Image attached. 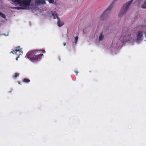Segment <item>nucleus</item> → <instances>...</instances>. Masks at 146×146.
<instances>
[{
	"label": "nucleus",
	"mask_w": 146,
	"mask_h": 146,
	"mask_svg": "<svg viewBox=\"0 0 146 146\" xmlns=\"http://www.w3.org/2000/svg\"><path fill=\"white\" fill-rule=\"evenodd\" d=\"M48 1L50 3H54V0H48Z\"/></svg>",
	"instance_id": "nucleus-16"
},
{
	"label": "nucleus",
	"mask_w": 146,
	"mask_h": 146,
	"mask_svg": "<svg viewBox=\"0 0 146 146\" xmlns=\"http://www.w3.org/2000/svg\"><path fill=\"white\" fill-rule=\"evenodd\" d=\"M19 75L17 73H15V75L13 76V78H16L18 76H19Z\"/></svg>",
	"instance_id": "nucleus-14"
},
{
	"label": "nucleus",
	"mask_w": 146,
	"mask_h": 146,
	"mask_svg": "<svg viewBox=\"0 0 146 146\" xmlns=\"http://www.w3.org/2000/svg\"><path fill=\"white\" fill-rule=\"evenodd\" d=\"M23 82L25 83H28L30 82V80L27 78H24L23 80Z\"/></svg>",
	"instance_id": "nucleus-12"
},
{
	"label": "nucleus",
	"mask_w": 146,
	"mask_h": 146,
	"mask_svg": "<svg viewBox=\"0 0 146 146\" xmlns=\"http://www.w3.org/2000/svg\"><path fill=\"white\" fill-rule=\"evenodd\" d=\"M115 1V0H114L112 2L111 4L105 11L101 15L100 18L101 20H103L104 19L107 17V15L110 12L111 9L113 7L114 2Z\"/></svg>",
	"instance_id": "nucleus-4"
},
{
	"label": "nucleus",
	"mask_w": 146,
	"mask_h": 146,
	"mask_svg": "<svg viewBox=\"0 0 146 146\" xmlns=\"http://www.w3.org/2000/svg\"><path fill=\"white\" fill-rule=\"evenodd\" d=\"M66 43H65L64 44V46H65V45H66Z\"/></svg>",
	"instance_id": "nucleus-21"
},
{
	"label": "nucleus",
	"mask_w": 146,
	"mask_h": 146,
	"mask_svg": "<svg viewBox=\"0 0 146 146\" xmlns=\"http://www.w3.org/2000/svg\"><path fill=\"white\" fill-rule=\"evenodd\" d=\"M45 52L44 50H33L29 51L26 54L25 57L29 58L31 60L38 61V59L43 56V53Z\"/></svg>",
	"instance_id": "nucleus-1"
},
{
	"label": "nucleus",
	"mask_w": 146,
	"mask_h": 146,
	"mask_svg": "<svg viewBox=\"0 0 146 146\" xmlns=\"http://www.w3.org/2000/svg\"><path fill=\"white\" fill-rule=\"evenodd\" d=\"M35 4L38 5L40 4H45L46 3L44 0H36L35 1Z\"/></svg>",
	"instance_id": "nucleus-8"
},
{
	"label": "nucleus",
	"mask_w": 146,
	"mask_h": 146,
	"mask_svg": "<svg viewBox=\"0 0 146 146\" xmlns=\"http://www.w3.org/2000/svg\"><path fill=\"white\" fill-rule=\"evenodd\" d=\"M78 36H76L75 38V42L76 43L78 40Z\"/></svg>",
	"instance_id": "nucleus-17"
},
{
	"label": "nucleus",
	"mask_w": 146,
	"mask_h": 146,
	"mask_svg": "<svg viewBox=\"0 0 146 146\" xmlns=\"http://www.w3.org/2000/svg\"><path fill=\"white\" fill-rule=\"evenodd\" d=\"M143 33L142 31H139L137 32L136 41L138 43H139L143 38Z\"/></svg>",
	"instance_id": "nucleus-7"
},
{
	"label": "nucleus",
	"mask_w": 146,
	"mask_h": 146,
	"mask_svg": "<svg viewBox=\"0 0 146 146\" xmlns=\"http://www.w3.org/2000/svg\"><path fill=\"white\" fill-rule=\"evenodd\" d=\"M76 73V75H77V74H78V71H74Z\"/></svg>",
	"instance_id": "nucleus-18"
},
{
	"label": "nucleus",
	"mask_w": 146,
	"mask_h": 146,
	"mask_svg": "<svg viewBox=\"0 0 146 146\" xmlns=\"http://www.w3.org/2000/svg\"><path fill=\"white\" fill-rule=\"evenodd\" d=\"M18 83H19V84H20V83L19 82H18Z\"/></svg>",
	"instance_id": "nucleus-22"
},
{
	"label": "nucleus",
	"mask_w": 146,
	"mask_h": 146,
	"mask_svg": "<svg viewBox=\"0 0 146 146\" xmlns=\"http://www.w3.org/2000/svg\"><path fill=\"white\" fill-rule=\"evenodd\" d=\"M133 0H131L130 1L127 2L121 8L120 12L118 15L119 17H121L123 15L125 14L127 12L128 9L130 7L131 3L133 2Z\"/></svg>",
	"instance_id": "nucleus-2"
},
{
	"label": "nucleus",
	"mask_w": 146,
	"mask_h": 146,
	"mask_svg": "<svg viewBox=\"0 0 146 146\" xmlns=\"http://www.w3.org/2000/svg\"><path fill=\"white\" fill-rule=\"evenodd\" d=\"M19 58V56H18L16 59V60H18V58Z\"/></svg>",
	"instance_id": "nucleus-19"
},
{
	"label": "nucleus",
	"mask_w": 146,
	"mask_h": 146,
	"mask_svg": "<svg viewBox=\"0 0 146 146\" xmlns=\"http://www.w3.org/2000/svg\"><path fill=\"white\" fill-rule=\"evenodd\" d=\"M14 9H17V10H19L20 9H26L27 8H22L21 7H15L14 8Z\"/></svg>",
	"instance_id": "nucleus-13"
},
{
	"label": "nucleus",
	"mask_w": 146,
	"mask_h": 146,
	"mask_svg": "<svg viewBox=\"0 0 146 146\" xmlns=\"http://www.w3.org/2000/svg\"><path fill=\"white\" fill-rule=\"evenodd\" d=\"M20 46H17V47H16V48H20Z\"/></svg>",
	"instance_id": "nucleus-20"
},
{
	"label": "nucleus",
	"mask_w": 146,
	"mask_h": 146,
	"mask_svg": "<svg viewBox=\"0 0 146 146\" xmlns=\"http://www.w3.org/2000/svg\"><path fill=\"white\" fill-rule=\"evenodd\" d=\"M104 36L102 35V33H101L99 36V39L100 40H101L103 39Z\"/></svg>",
	"instance_id": "nucleus-11"
},
{
	"label": "nucleus",
	"mask_w": 146,
	"mask_h": 146,
	"mask_svg": "<svg viewBox=\"0 0 146 146\" xmlns=\"http://www.w3.org/2000/svg\"><path fill=\"white\" fill-rule=\"evenodd\" d=\"M130 36L129 33L127 31L125 33V34H123L122 36L120 37L119 40L121 41V43L124 44L125 42L129 40Z\"/></svg>",
	"instance_id": "nucleus-5"
},
{
	"label": "nucleus",
	"mask_w": 146,
	"mask_h": 146,
	"mask_svg": "<svg viewBox=\"0 0 146 146\" xmlns=\"http://www.w3.org/2000/svg\"><path fill=\"white\" fill-rule=\"evenodd\" d=\"M15 52V53L16 54L17 52H19V53H20L21 52V50L20 49H15V50H13V51H11L10 52V53H12L14 54V52Z\"/></svg>",
	"instance_id": "nucleus-9"
},
{
	"label": "nucleus",
	"mask_w": 146,
	"mask_h": 146,
	"mask_svg": "<svg viewBox=\"0 0 146 146\" xmlns=\"http://www.w3.org/2000/svg\"><path fill=\"white\" fill-rule=\"evenodd\" d=\"M52 16L53 17L54 19H55L56 18L57 19V25L58 27H60L64 25V22L60 20V18L57 16L56 14L52 13Z\"/></svg>",
	"instance_id": "nucleus-6"
},
{
	"label": "nucleus",
	"mask_w": 146,
	"mask_h": 146,
	"mask_svg": "<svg viewBox=\"0 0 146 146\" xmlns=\"http://www.w3.org/2000/svg\"><path fill=\"white\" fill-rule=\"evenodd\" d=\"M15 4H19L21 7H28L30 5L31 0H12Z\"/></svg>",
	"instance_id": "nucleus-3"
},
{
	"label": "nucleus",
	"mask_w": 146,
	"mask_h": 146,
	"mask_svg": "<svg viewBox=\"0 0 146 146\" xmlns=\"http://www.w3.org/2000/svg\"><path fill=\"white\" fill-rule=\"evenodd\" d=\"M0 15L1 16V17L3 18H5V15L4 14H2V13H0Z\"/></svg>",
	"instance_id": "nucleus-15"
},
{
	"label": "nucleus",
	"mask_w": 146,
	"mask_h": 146,
	"mask_svg": "<svg viewBox=\"0 0 146 146\" xmlns=\"http://www.w3.org/2000/svg\"><path fill=\"white\" fill-rule=\"evenodd\" d=\"M141 7L142 8L146 9V0L145 1L144 4L141 6Z\"/></svg>",
	"instance_id": "nucleus-10"
}]
</instances>
